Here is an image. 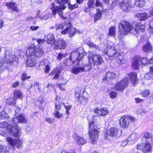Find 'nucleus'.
I'll list each match as a JSON object with an SVG mask.
<instances>
[{
    "mask_svg": "<svg viewBox=\"0 0 153 153\" xmlns=\"http://www.w3.org/2000/svg\"><path fill=\"white\" fill-rule=\"evenodd\" d=\"M95 116H92L88 118L89 124V134L90 136V140L92 143H95L97 142V140L99 137V131L94 126L93 120Z\"/></svg>",
    "mask_w": 153,
    "mask_h": 153,
    "instance_id": "3",
    "label": "nucleus"
},
{
    "mask_svg": "<svg viewBox=\"0 0 153 153\" xmlns=\"http://www.w3.org/2000/svg\"><path fill=\"white\" fill-rule=\"evenodd\" d=\"M104 53L110 57H113V59H115L116 58L117 54L116 50L114 47L108 46L104 50Z\"/></svg>",
    "mask_w": 153,
    "mask_h": 153,
    "instance_id": "13",
    "label": "nucleus"
},
{
    "mask_svg": "<svg viewBox=\"0 0 153 153\" xmlns=\"http://www.w3.org/2000/svg\"><path fill=\"white\" fill-rule=\"evenodd\" d=\"M79 101L81 104L83 105L86 104L87 102V98L86 97H85L83 95H82L78 98H76Z\"/></svg>",
    "mask_w": 153,
    "mask_h": 153,
    "instance_id": "34",
    "label": "nucleus"
},
{
    "mask_svg": "<svg viewBox=\"0 0 153 153\" xmlns=\"http://www.w3.org/2000/svg\"><path fill=\"white\" fill-rule=\"evenodd\" d=\"M129 138H128L126 140H124L122 142L121 146L123 147L125 146L127 143L129 141Z\"/></svg>",
    "mask_w": 153,
    "mask_h": 153,
    "instance_id": "61",
    "label": "nucleus"
},
{
    "mask_svg": "<svg viewBox=\"0 0 153 153\" xmlns=\"http://www.w3.org/2000/svg\"><path fill=\"white\" fill-rule=\"evenodd\" d=\"M128 76L129 77L131 80L132 82L133 85H134L137 82V73L132 72L128 74Z\"/></svg>",
    "mask_w": 153,
    "mask_h": 153,
    "instance_id": "25",
    "label": "nucleus"
},
{
    "mask_svg": "<svg viewBox=\"0 0 153 153\" xmlns=\"http://www.w3.org/2000/svg\"><path fill=\"white\" fill-rule=\"evenodd\" d=\"M69 0H56L55 3L59 4L60 5L62 6H56L54 3H52L51 4L52 6L51 8L52 13L53 16H54L57 13L60 17L64 20H65L67 19V17L63 16V11L65 9L66 6L65 5L68 3Z\"/></svg>",
    "mask_w": 153,
    "mask_h": 153,
    "instance_id": "2",
    "label": "nucleus"
},
{
    "mask_svg": "<svg viewBox=\"0 0 153 153\" xmlns=\"http://www.w3.org/2000/svg\"><path fill=\"white\" fill-rule=\"evenodd\" d=\"M88 59L89 62L93 66L98 67L101 65L103 62V60L101 55L96 53L90 52L89 54Z\"/></svg>",
    "mask_w": 153,
    "mask_h": 153,
    "instance_id": "6",
    "label": "nucleus"
},
{
    "mask_svg": "<svg viewBox=\"0 0 153 153\" xmlns=\"http://www.w3.org/2000/svg\"><path fill=\"white\" fill-rule=\"evenodd\" d=\"M7 147L2 145H0V153L1 152H4L6 151Z\"/></svg>",
    "mask_w": 153,
    "mask_h": 153,
    "instance_id": "54",
    "label": "nucleus"
},
{
    "mask_svg": "<svg viewBox=\"0 0 153 153\" xmlns=\"http://www.w3.org/2000/svg\"><path fill=\"white\" fill-rule=\"evenodd\" d=\"M138 136V134L136 133H134L131 135V138L132 140H135Z\"/></svg>",
    "mask_w": 153,
    "mask_h": 153,
    "instance_id": "63",
    "label": "nucleus"
},
{
    "mask_svg": "<svg viewBox=\"0 0 153 153\" xmlns=\"http://www.w3.org/2000/svg\"><path fill=\"white\" fill-rule=\"evenodd\" d=\"M141 58L137 56L134 57L132 59V67L134 69H138L140 65Z\"/></svg>",
    "mask_w": 153,
    "mask_h": 153,
    "instance_id": "19",
    "label": "nucleus"
},
{
    "mask_svg": "<svg viewBox=\"0 0 153 153\" xmlns=\"http://www.w3.org/2000/svg\"><path fill=\"white\" fill-rule=\"evenodd\" d=\"M30 78V76H27V74L26 73H24L22 74L21 77V79L22 81H25V80L29 79Z\"/></svg>",
    "mask_w": 153,
    "mask_h": 153,
    "instance_id": "50",
    "label": "nucleus"
},
{
    "mask_svg": "<svg viewBox=\"0 0 153 153\" xmlns=\"http://www.w3.org/2000/svg\"><path fill=\"white\" fill-rule=\"evenodd\" d=\"M94 0H89L88 2V6L91 8H93L94 6Z\"/></svg>",
    "mask_w": 153,
    "mask_h": 153,
    "instance_id": "51",
    "label": "nucleus"
},
{
    "mask_svg": "<svg viewBox=\"0 0 153 153\" xmlns=\"http://www.w3.org/2000/svg\"><path fill=\"white\" fill-rule=\"evenodd\" d=\"M91 62H88V64H86L84 67H83V72L84 71H88L90 69H91L93 65H92V64H91Z\"/></svg>",
    "mask_w": 153,
    "mask_h": 153,
    "instance_id": "45",
    "label": "nucleus"
},
{
    "mask_svg": "<svg viewBox=\"0 0 153 153\" xmlns=\"http://www.w3.org/2000/svg\"><path fill=\"white\" fill-rule=\"evenodd\" d=\"M75 141L79 144L82 145L85 144V140L82 137L78 136L76 134L74 135Z\"/></svg>",
    "mask_w": 153,
    "mask_h": 153,
    "instance_id": "28",
    "label": "nucleus"
},
{
    "mask_svg": "<svg viewBox=\"0 0 153 153\" xmlns=\"http://www.w3.org/2000/svg\"><path fill=\"white\" fill-rule=\"evenodd\" d=\"M149 94V90H146L143 91L142 92V95L143 97H146L148 96Z\"/></svg>",
    "mask_w": 153,
    "mask_h": 153,
    "instance_id": "59",
    "label": "nucleus"
},
{
    "mask_svg": "<svg viewBox=\"0 0 153 153\" xmlns=\"http://www.w3.org/2000/svg\"><path fill=\"white\" fill-rule=\"evenodd\" d=\"M6 102L9 105H14L16 103V99L13 98H9L6 100Z\"/></svg>",
    "mask_w": 153,
    "mask_h": 153,
    "instance_id": "42",
    "label": "nucleus"
},
{
    "mask_svg": "<svg viewBox=\"0 0 153 153\" xmlns=\"http://www.w3.org/2000/svg\"><path fill=\"white\" fill-rule=\"evenodd\" d=\"M6 140L9 144L12 147L16 146L18 149L22 147V143L21 140L18 139H13L9 137H7Z\"/></svg>",
    "mask_w": 153,
    "mask_h": 153,
    "instance_id": "12",
    "label": "nucleus"
},
{
    "mask_svg": "<svg viewBox=\"0 0 153 153\" xmlns=\"http://www.w3.org/2000/svg\"><path fill=\"white\" fill-rule=\"evenodd\" d=\"M44 51L41 46H37L35 47L34 44L30 45L27 49V56H33L36 57H39L43 56Z\"/></svg>",
    "mask_w": 153,
    "mask_h": 153,
    "instance_id": "4",
    "label": "nucleus"
},
{
    "mask_svg": "<svg viewBox=\"0 0 153 153\" xmlns=\"http://www.w3.org/2000/svg\"><path fill=\"white\" fill-rule=\"evenodd\" d=\"M153 59V58H151L149 60H147L146 58H141V60L140 61V64L141 63L143 65H146L148 62H149V63H152L151 62Z\"/></svg>",
    "mask_w": 153,
    "mask_h": 153,
    "instance_id": "39",
    "label": "nucleus"
},
{
    "mask_svg": "<svg viewBox=\"0 0 153 153\" xmlns=\"http://www.w3.org/2000/svg\"><path fill=\"white\" fill-rule=\"evenodd\" d=\"M108 35L113 36L115 35V28L114 27H110L108 29Z\"/></svg>",
    "mask_w": 153,
    "mask_h": 153,
    "instance_id": "40",
    "label": "nucleus"
},
{
    "mask_svg": "<svg viewBox=\"0 0 153 153\" xmlns=\"http://www.w3.org/2000/svg\"><path fill=\"white\" fill-rule=\"evenodd\" d=\"M85 91V90L83 88H76L75 92V97L78 98L80 96L84 94Z\"/></svg>",
    "mask_w": 153,
    "mask_h": 153,
    "instance_id": "29",
    "label": "nucleus"
},
{
    "mask_svg": "<svg viewBox=\"0 0 153 153\" xmlns=\"http://www.w3.org/2000/svg\"><path fill=\"white\" fill-rule=\"evenodd\" d=\"M50 69V66L49 65L47 64L45 65V72L46 74L48 73L49 72Z\"/></svg>",
    "mask_w": 153,
    "mask_h": 153,
    "instance_id": "56",
    "label": "nucleus"
},
{
    "mask_svg": "<svg viewBox=\"0 0 153 153\" xmlns=\"http://www.w3.org/2000/svg\"><path fill=\"white\" fill-rule=\"evenodd\" d=\"M137 149L140 150H143L144 149V144H140L137 145Z\"/></svg>",
    "mask_w": 153,
    "mask_h": 153,
    "instance_id": "60",
    "label": "nucleus"
},
{
    "mask_svg": "<svg viewBox=\"0 0 153 153\" xmlns=\"http://www.w3.org/2000/svg\"><path fill=\"white\" fill-rule=\"evenodd\" d=\"M9 115L4 111H3L1 113L0 117L1 119H7L8 118Z\"/></svg>",
    "mask_w": 153,
    "mask_h": 153,
    "instance_id": "47",
    "label": "nucleus"
},
{
    "mask_svg": "<svg viewBox=\"0 0 153 153\" xmlns=\"http://www.w3.org/2000/svg\"><path fill=\"white\" fill-rule=\"evenodd\" d=\"M19 84L20 83L19 82H16L12 84V87L13 88L17 87L19 86Z\"/></svg>",
    "mask_w": 153,
    "mask_h": 153,
    "instance_id": "62",
    "label": "nucleus"
},
{
    "mask_svg": "<svg viewBox=\"0 0 153 153\" xmlns=\"http://www.w3.org/2000/svg\"><path fill=\"white\" fill-rule=\"evenodd\" d=\"M6 5L10 9H11L13 11L16 12H18L19 11L17 8V6L15 2H7L6 3Z\"/></svg>",
    "mask_w": 153,
    "mask_h": 153,
    "instance_id": "26",
    "label": "nucleus"
},
{
    "mask_svg": "<svg viewBox=\"0 0 153 153\" xmlns=\"http://www.w3.org/2000/svg\"><path fill=\"white\" fill-rule=\"evenodd\" d=\"M93 111L95 114L102 116L108 114L109 112V110L106 108H101L97 107L94 108Z\"/></svg>",
    "mask_w": 153,
    "mask_h": 153,
    "instance_id": "15",
    "label": "nucleus"
},
{
    "mask_svg": "<svg viewBox=\"0 0 153 153\" xmlns=\"http://www.w3.org/2000/svg\"><path fill=\"white\" fill-rule=\"evenodd\" d=\"M22 96V93L21 91L18 89H16L14 91L13 97L14 99L18 98L21 99Z\"/></svg>",
    "mask_w": 153,
    "mask_h": 153,
    "instance_id": "33",
    "label": "nucleus"
},
{
    "mask_svg": "<svg viewBox=\"0 0 153 153\" xmlns=\"http://www.w3.org/2000/svg\"><path fill=\"white\" fill-rule=\"evenodd\" d=\"M146 0H135V5L139 7H142L145 5Z\"/></svg>",
    "mask_w": 153,
    "mask_h": 153,
    "instance_id": "36",
    "label": "nucleus"
},
{
    "mask_svg": "<svg viewBox=\"0 0 153 153\" xmlns=\"http://www.w3.org/2000/svg\"><path fill=\"white\" fill-rule=\"evenodd\" d=\"M119 31L121 34L126 35L133 28L131 24L128 22L122 21L118 25Z\"/></svg>",
    "mask_w": 153,
    "mask_h": 153,
    "instance_id": "7",
    "label": "nucleus"
},
{
    "mask_svg": "<svg viewBox=\"0 0 153 153\" xmlns=\"http://www.w3.org/2000/svg\"><path fill=\"white\" fill-rule=\"evenodd\" d=\"M136 16L137 17L139 18V20L142 21L146 20L149 17V14L145 12L137 14Z\"/></svg>",
    "mask_w": 153,
    "mask_h": 153,
    "instance_id": "30",
    "label": "nucleus"
},
{
    "mask_svg": "<svg viewBox=\"0 0 153 153\" xmlns=\"http://www.w3.org/2000/svg\"><path fill=\"white\" fill-rule=\"evenodd\" d=\"M117 55L118 56L117 61L118 64H121L126 62V59L123 55L119 53Z\"/></svg>",
    "mask_w": 153,
    "mask_h": 153,
    "instance_id": "32",
    "label": "nucleus"
},
{
    "mask_svg": "<svg viewBox=\"0 0 153 153\" xmlns=\"http://www.w3.org/2000/svg\"><path fill=\"white\" fill-rule=\"evenodd\" d=\"M8 68V65L2 58L0 59V74H2Z\"/></svg>",
    "mask_w": 153,
    "mask_h": 153,
    "instance_id": "22",
    "label": "nucleus"
},
{
    "mask_svg": "<svg viewBox=\"0 0 153 153\" xmlns=\"http://www.w3.org/2000/svg\"><path fill=\"white\" fill-rule=\"evenodd\" d=\"M72 26L71 24L69 22H62L60 24H57L55 25V28L56 30L62 29L61 33L65 34L68 32V30Z\"/></svg>",
    "mask_w": 153,
    "mask_h": 153,
    "instance_id": "10",
    "label": "nucleus"
},
{
    "mask_svg": "<svg viewBox=\"0 0 153 153\" xmlns=\"http://www.w3.org/2000/svg\"><path fill=\"white\" fill-rule=\"evenodd\" d=\"M59 100H60V99L58 97L56 96L54 103L55 105V111H59L62 106V102L59 101Z\"/></svg>",
    "mask_w": 153,
    "mask_h": 153,
    "instance_id": "31",
    "label": "nucleus"
},
{
    "mask_svg": "<svg viewBox=\"0 0 153 153\" xmlns=\"http://www.w3.org/2000/svg\"><path fill=\"white\" fill-rule=\"evenodd\" d=\"M117 77V75L113 72H108L106 73L105 79L107 81L114 79Z\"/></svg>",
    "mask_w": 153,
    "mask_h": 153,
    "instance_id": "27",
    "label": "nucleus"
},
{
    "mask_svg": "<svg viewBox=\"0 0 153 153\" xmlns=\"http://www.w3.org/2000/svg\"><path fill=\"white\" fill-rule=\"evenodd\" d=\"M86 54L84 50L82 47H80L77 49L76 51L72 52L71 53L70 58L71 61H72V63L77 62V65H79V62L81 60L84 56Z\"/></svg>",
    "mask_w": 153,
    "mask_h": 153,
    "instance_id": "5",
    "label": "nucleus"
},
{
    "mask_svg": "<svg viewBox=\"0 0 153 153\" xmlns=\"http://www.w3.org/2000/svg\"><path fill=\"white\" fill-rule=\"evenodd\" d=\"M149 142L148 143L146 142V143L144 144V149L147 152H149L151 151L152 149V146L149 143Z\"/></svg>",
    "mask_w": 153,
    "mask_h": 153,
    "instance_id": "41",
    "label": "nucleus"
},
{
    "mask_svg": "<svg viewBox=\"0 0 153 153\" xmlns=\"http://www.w3.org/2000/svg\"><path fill=\"white\" fill-rule=\"evenodd\" d=\"M29 58L26 62V66L28 67H33L35 65L36 62L35 58L33 56H27Z\"/></svg>",
    "mask_w": 153,
    "mask_h": 153,
    "instance_id": "21",
    "label": "nucleus"
},
{
    "mask_svg": "<svg viewBox=\"0 0 153 153\" xmlns=\"http://www.w3.org/2000/svg\"><path fill=\"white\" fill-rule=\"evenodd\" d=\"M82 72H83V67L80 66H79L77 68H74L71 70L72 73L76 74Z\"/></svg>",
    "mask_w": 153,
    "mask_h": 153,
    "instance_id": "35",
    "label": "nucleus"
},
{
    "mask_svg": "<svg viewBox=\"0 0 153 153\" xmlns=\"http://www.w3.org/2000/svg\"><path fill=\"white\" fill-rule=\"evenodd\" d=\"M117 93L114 91L111 92L109 94V96L110 98L112 99L115 98L117 96Z\"/></svg>",
    "mask_w": 153,
    "mask_h": 153,
    "instance_id": "53",
    "label": "nucleus"
},
{
    "mask_svg": "<svg viewBox=\"0 0 153 153\" xmlns=\"http://www.w3.org/2000/svg\"><path fill=\"white\" fill-rule=\"evenodd\" d=\"M39 28V27L38 26H31L30 27V29L33 31H36Z\"/></svg>",
    "mask_w": 153,
    "mask_h": 153,
    "instance_id": "64",
    "label": "nucleus"
},
{
    "mask_svg": "<svg viewBox=\"0 0 153 153\" xmlns=\"http://www.w3.org/2000/svg\"><path fill=\"white\" fill-rule=\"evenodd\" d=\"M12 122L14 124L25 123L27 122V120L24 115L23 114H21L13 119Z\"/></svg>",
    "mask_w": 153,
    "mask_h": 153,
    "instance_id": "16",
    "label": "nucleus"
},
{
    "mask_svg": "<svg viewBox=\"0 0 153 153\" xmlns=\"http://www.w3.org/2000/svg\"><path fill=\"white\" fill-rule=\"evenodd\" d=\"M44 40L47 41L49 44H53L55 42V39L53 34L52 33H49L45 35L44 38Z\"/></svg>",
    "mask_w": 153,
    "mask_h": 153,
    "instance_id": "23",
    "label": "nucleus"
},
{
    "mask_svg": "<svg viewBox=\"0 0 153 153\" xmlns=\"http://www.w3.org/2000/svg\"><path fill=\"white\" fill-rule=\"evenodd\" d=\"M51 15L50 14L48 13L45 16H41L39 17L42 20H46L50 17Z\"/></svg>",
    "mask_w": 153,
    "mask_h": 153,
    "instance_id": "48",
    "label": "nucleus"
},
{
    "mask_svg": "<svg viewBox=\"0 0 153 153\" xmlns=\"http://www.w3.org/2000/svg\"><path fill=\"white\" fill-rule=\"evenodd\" d=\"M2 58L7 64L12 63L14 61L17 62L18 60L17 58L15 55L12 54V50L11 49L6 50L5 51L4 57Z\"/></svg>",
    "mask_w": 153,
    "mask_h": 153,
    "instance_id": "8",
    "label": "nucleus"
},
{
    "mask_svg": "<svg viewBox=\"0 0 153 153\" xmlns=\"http://www.w3.org/2000/svg\"><path fill=\"white\" fill-rule=\"evenodd\" d=\"M128 78H124L115 85L114 87V89L119 91H123L128 85Z\"/></svg>",
    "mask_w": 153,
    "mask_h": 153,
    "instance_id": "11",
    "label": "nucleus"
},
{
    "mask_svg": "<svg viewBox=\"0 0 153 153\" xmlns=\"http://www.w3.org/2000/svg\"><path fill=\"white\" fill-rule=\"evenodd\" d=\"M61 71L59 70L57 71L54 77H53V79H58L59 76L60 74Z\"/></svg>",
    "mask_w": 153,
    "mask_h": 153,
    "instance_id": "58",
    "label": "nucleus"
},
{
    "mask_svg": "<svg viewBox=\"0 0 153 153\" xmlns=\"http://www.w3.org/2000/svg\"><path fill=\"white\" fill-rule=\"evenodd\" d=\"M11 121L10 122L11 124H8L7 122H3L0 123V128H2V131L3 134L7 135L12 134L15 137H18L22 134L21 128L16 124H11Z\"/></svg>",
    "mask_w": 153,
    "mask_h": 153,
    "instance_id": "1",
    "label": "nucleus"
},
{
    "mask_svg": "<svg viewBox=\"0 0 153 153\" xmlns=\"http://www.w3.org/2000/svg\"><path fill=\"white\" fill-rule=\"evenodd\" d=\"M39 85V83L36 82L34 83L33 86L31 85L30 86L29 88H27V91L30 92V88L32 87V89L34 92L36 93L40 92L41 90V88Z\"/></svg>",
    "mask_w": 153,
    "mask_h": 153,
    "instance_id": "20",
    "label": "nucleus"
},
{
    "mask_svg": "<svg viewBox=\"0 0 153 153\" xmlns=\"http://www.w3.org/2000/svg\"><path fill=\"white\" fill-rule=\"evenodd\" d=\"M57 48L59 49H65L67 45L65 41L62 39H59L54 43Z\"/></svg>",
    "mask_w": 153,
    "mask_h": 153,
    "instance_id": "18",
    "label": "nucleus"
},
{
    "mask_svg": "<svg viewBox=\"0 0 153 153\" xmlns=\"http://www.w3.org/2000/svg\"><path fill=\"white\" fill-rule=\"evenodd\" d=\"M113 3L118 4L120 8L124 11H127L128 8L131 7V2L128 0H114Z\"/></svg>",
    "mask_w": 153,
    "mask_h": 153,
    "instance_id": "9",
    "label": "nucleus"
},
{
    "mask_svg": "<svg viewBox=\"0 0 153 153\" xmlns=\"http://www.w3.org/2000/svg\"><path fill=\"white\" fill-rule=\"evenodd\" d=\"M45 120L47 122L49 123H52L54 122V119H51L50 118H46Z\"/></svg>",
    "mask_w": 153,
    "mask_h": 153,
    "instance_id": "57",
    "label": "nucleus"
},
{
    "mask_svg": "<svg viewBox=\"0 0 153 153\" xmlns=\"http://www.w3.org/2000/svg\"><path fill=\"white\" fill-rule=\"evenodd\" d=\"M55 111L54 117H55L60 118L62 117L63 115L59 112V111Z\"/></svg>",
    "mask_w": 153,
    "mask_h": 153,
    "instance_id": "49",
    "label": "nucleus"
},
{
    "mask_svg": "<svg viewBox=\"0 0 153 153\" xmlns=\"http://www.w3.org/2000/svg\"><path fill=\"white\" fill-rule=\"evenodd\" d=\"M142 49L143 52L146 53H150L152 50V48L151 44L149 42L144 45Z\"/></svg>",
    "mask_w": 153,
    "mask_h": 153,
    "instance_id": "24",
    "label": "nucleus"
},
{
    "mask_svg": "<svg viewBox=\"0 0 153 153\" xmlns=\"http://www.w3.org/2000/svg\"><path fill=\"white\" fill-rule=\"evenodd\" d=\"M121 131L120 129L116 128H111L108 130L106 133L107 136L115 137L120 136L121 134Z\"/></svg>",
    "mask_w": 153,
    "mask_h": 153,
    "instance_id": "14",
    "label": "nucleus"
},
{
    "mask_svg": "<svg viewBox=\"0 0 153 153\" xmlns=\"http://www.w3.org/2000/svg\"><path fill=\"white\" fill-rule=\"evenodd\" d=\"M97 12L95 14L94 17V19L95 21H96L100 19L102 15V12L99 9H97Z\"/></svg>",
    "mask_w": 153,
    "mask_h": 153,
    "instance_id": "37",
    "label": "nucleus"
},
{
    "mask_svg": "<svg viewBox=\"0 0 153 153\" xmlns=\"http://www.w3.org/2000/svg\"><path fill=\"white\" fill-rule=\"evenodd\" d=\"M69 79H67L66 77H63L62 80V82L60 83L62 84L63 85H65L67 82L68 81Z\"/></svg>",
    "mask_w": 153,
    "mask_h": 153,
    "instance_id": "52",
    "label": "nucleus"
},
{
    "mask_svg": "<svg viewBox=\"0 0 153 153\" xmlns=\"http://www.w3.org/2000/svg\"><path fill=\"white\" fill-rule=\"evenodd\" d=\"M68 7L70 10H72L78 8L79 6L77 4H71L68 2Z\"/></svg>",
    "mask_w": 153,
    "mask_h": 153,
    "instance_id": "44",
    "label": "nucleus"
},
{
    "mask_svg": "<svg viewBox=\"0 0 153 153\" xmlns=\"http://www.w3.org/2000/svg\"><path fill=\"white\" fill-rule=\"evenodd\" d=\"M145 78L147 80L153 79V73H149L146 74L144 76Z\"/></svg>",
    "mask_w": 153,
    "mask_h": 153,
    "instance_id": "46",
    "label": "nucleus"
},
{
    "mask_svg": "<svg viewBox=\"0 0 153 153\" xmlns=\"http://www.w3.org/2000/svg\"><path fill=\"white\" fill-rule=\"evenodd\" d=\"M66 56V54H62V53H59L58 55L57 56V59L59 60H61L63 58L65 57Z\"/></svg>",
    "mask_w": 153,
    "mask_h": 153,
    "instance_id": "55",
    "label": "nucleus"
},
{
    "mask_svg": "<svg viewBox=\"0 0 153 153\" xmlns=\"http://www.w3.org/2000/svg\"><path fill=\"white\" fill-rule=\"evenodd\" d=\"M120 123L121 128H127L129 124V118L127 117L123 116L120 120Z\"/></svg>",
    "mask_w": 153,
    "mask_h": 153,
    "instance_id": "17",
    "label": "nucleus"
},
{
    "mask_svg": "<svg viewBox=\"0 0 153 153\" xmlns=\"http://www.w3.org/2000/svg\"><path fill=\"white\" fill-rule=\"evenodd\" d=\"M69 31V36L70 37H72L73 36L75 33L76 32V29L73 27H71L68 29V31Z\"/></svg>",
    "mask_w": 153,
    "mask_h": 153,
    "instance_id": "43",
    "label": "nucleus"
},
{
    "mask_svg": "<svg viewBox=\"0 0 153 153\" xmlns=\"http://www.w3.org/2000/svg\"><path fill=\"white\" fill-rule=\"evenodd\" d=\"M144 137L147 140V141L148 142L153 141V135L149 132L145 133L144 134Z\"/></svg>",
    "mask_w": 153,
    "mask_h": 153,
    "instance_id": "38",
    "label": "nucleus"
}]
</instances>
